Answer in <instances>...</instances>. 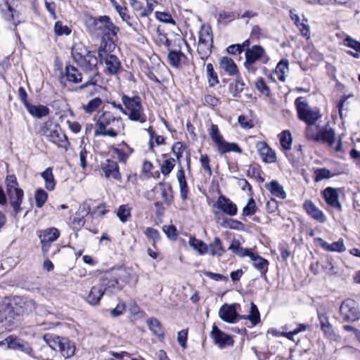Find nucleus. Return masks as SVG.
<instances>
[{"instance_id": "6e6552de", "label": "nucleus", "mask_w": 360, "mask_h": 360, "mask_svg": "<svg viewBox=\"0 0 360 360\" xmlns=\"http://www.w3.org/2000/svg\"><path fill=\"white\" fill-rule=\"evenodd\" d=\"M209 134L217 147L219 153L222 155L226 153L235 152L241 153L242 150L238 144L235 143H229L224 141L223 136L221 135L217 125L211 124L209 129Z\"/></svg>"}, {"instance_id": "6e6d98bb", "label": "nucleus", "mask_w": 360, "mask_h": 360, "mask_svg": "<svg viewBox=\"0 0 360 360\" xmlns=\"http://www.w3.org/2000/svg\"><path fill=\"white\" fill-rule=\"evenodd\" d=\"M174 165L175 160L174 158L165 160L160 167L162 174L164 175H168L173 169Z\"/></svg>"}, {"instance_id": "3c124183", "label": "nucleus", "mask_w": 360, "mask_h": 360, "mask_svg": "<svg viewBox=\"0 0 360 360\" xmlns=\"http://www.w3.org/2000/svg\"><path fill=\"white\" fill-rule=\"evenodd\" d=\"M34 198L37 207H41L47 200L48 194L44 190L39 188L37 190Z\"/></svg>"}, {"instance_id": "4468645a", "label": "nucleus", "mask_w": 360, "mask_h": 360, "mask_svg": "<svg viewBox=\"0 0 360 360\" xmlns=\"http://www.w3.org/2000/svg\"><path fill=\"white\" fill-rule=\"evenodd\" d=\"M0 10L4 18L13 25L17 26L20 22L18 11L12 7L8 0H0Z\"/></svg>"}, {"instance_id": "39448f33", "label": "nucleus", "mask_w": 360, "mask_h": 360, "mask_svg": "<svg viewBox=\"0 0 360 360\" xmlns=\"http://www.w3.org/2000/svg\"><path fill=\"white\" fill-rule=\"evenodd\" d=\"M245 57L244 67L248 72L251 74H255L257 71V68L255 66L256 62L261 60L266 64L269 60L264 49L259 45H254L251 48H248L245 51Z\"/></svg>"}, {"instance_id": "a878e982", "label": "nucleus", "mask_w": 360, "mask_h": 360, "mask_svg": "<svg viewBox=\"0 0 360 360\" xmlns=\"http://www.w3.org/2000/svg\"><path fill=\"white\" fill-rule=\"evenodd\" d=\"M219 67L226 72L229 75L234 76L238 73L236 64L229 57L224 56L219 60Z\"/></svg>"}, {"instance_id": "f704fd0d", "label": "nucleus", "mask_w": 360, "mask_h": 360, "mask_svg": "<svg viewBox=\"0 0 360 360\" xmlns=\"http://www.w3.org/2000/svg\"><path fill=\"white\" fill-rule=\"evenodd\" d=\"M60 353L65 358H69L75 354V347L68 339L63 338L60 343Z\"/></svg>"}, {"instance_id": "09e8293b", "label": "nucleus", "mask_w": 360, "mask_h": 360, "mask_svg": "<svg viewBox=\"0 0 360 360\" xmlns=\"http://www.w3.org/2000/svg\"><path fill=\"white\" fill-rule=\"evenodd\" d=\"M252 325L255 326L260 321V314L257 307L253 303L250 304V309L247 318Z\"/></svg>"}, {"instance_id": "f8f14e48", "label": "nucleus", "mask_w": 360, "mask_h": 360, "mask_svg": "<svg viewBox=\"0 0 360 360\" xmlns=\"http://www.w3.org/2000/svg\"><path fill=\"white\" fill-rule=\"evenodd\" d=\"M89 22L95 27L96 30H101L105 34L115 35L119 29L110 21L107 15L101 16L99 18H91Z\"/></svg>"}, {"instance_id": "c03bdc74", "label": "nucleus", "mask_w": 360, "mask_h": 360, "mask_svg": "<svg viewBox=\"0 0 360 360\" xmlns=\"http://www.w3.org/2000/svg\"><path fill=\"white\" fill-rule=\"evenodd\" d=\"M89 211L84 207L79 208V211L74 216L72 224L75 228H80L84 225V215L88 214Z\"/></svg>"}, {"instance_id": "e2e57ef3", "label": "nucleus", "mask_w": 360, "mask_h": 360, "mask_svg": "<svg viewBox=\"0 0 360 360\" xmlns=\"http://www.w3.org/2000/svg\"><path fill=\"white\" fill-rule=\"evenodd\" d=\"M255 86L259 92L266 96H269L270 93L269 88L267 86L264 80L262 78H259V79H257L255 84Z\"/></svg>"}, {"instance_id": "79ce46f5", "label": "nucleus", "mask_w": 360, "mask_h": 360, "mask_svg": "<svg viewBox=\"0 0 360 360\" xmlns=\"http://www.w3.org/2000/svg\"><path fill=\"white\" fill-rule=\"evenodd\" d=\"M129 5L131 7L134 13L136 14L137 18H143L148 17L150 15H143L146 6L144 7L143 4L138 0H129Z\"/></svg>"}, {"instance_id": "5fc2aeb1", "label": "nucleus", "mask_w": 360, "mask_h": 360, "mask_svg": "<svg viewBox=\"0 0 360 360\" xmlns=\"http://www.w3.org/2000/svg\"><path fill=\"white\" fill-rule=\"evenodd\" d=\"M298 29L302 36L309 39L310 37V27L308 24V20L302 15V22L299 24Z\"/></svg>"}, {"instance_id": "37998d69", "label": "nucleus", "mask_w": 360, "mask_h": 360, "mask_svg": "<svg viewBox=\"0 0 360 360\" xmlns=\"http://www.w3.org/2000/svg\"><path fill=\"white\" fill-rule=\"evenodd\" d=\"M206 75L210 86H214L219 84V81L217 73L214 71L213 65L211 63L206 65Z\"/></svg>"}, {"instance_id": "49530a36", "label": "nucleus", "mask_w": 360, "mask_h": 360, "mask_svg": "<svg viewBox=\"0 0 360 360\" xmlns=\"http://www.w3.org/2000/svg\"><path fill=\"white\" fill-rule=\"evenodd\" d=\"M280 143L284 150H289L291 148L292 138L289 131H283L280 135Z\"/></svg>"}, {"instance_id": "4be33fe9", "label": "nucleus", "mask_w": 360, "mask_h": 360, "mask_svg": "<svg viewBox=\"0 0 360 360\" xmlns=\"http://www.w3.org/2000/svg\"><path fill=\"white\" fill-rule=\"evenodd\" d=\"M318 316L321 324V329L325 336L331 340H335L336 339V334L329 322L328 315L324 312L318 311Z\"/></svg>"}, {"instance_id": "4d7b16f0", "label": "nucleus", "mask_w": 360, "mask_h": 360, "mask_svg": "<svg viewBox=\"0 0 360 360\" xmlns=\"http://www.w3.org/2000/svg\"><path fill=\"white\" fill-rule=\"evenodd\" d=\"M54 32L58 36L68 35L71 30L67 25H63L60 21H57L54 25Z\"/></svg>"}, {"instance_id": "de8ad7c7", "label": "nucleus", "mask_w": 360, "mask_h": 360, "mask_svg": "<svg viewBox=\"0 0 360 360\" xmlns=\"http://www.w3.org/2000/svg\"><path fill=\"white\" fill-rule=\"evenodd\" d=\"M103 101L100 98H95L90 100L87 104L82 105V109L86 113L91 114L102 105Z\"/></svg>"}, {"instance_id": "338daca9", "label": "nucleus", "mask_w": 360, "mask_h": 360, "mask_svg": "<svg viewBox=\"0 0 360 360\" xmlns=\"http://www.w3.org/2000/svg\"><path fill=\"white\" fill-rule=\"evenodd\" d=\"M238 122L241 127L244 129H251L254 127L252 121L245 115H240Z\"/></svg>"}, {"instance_id": "69168bd1", "label": "nucleus", "mask_w": 360, "mask_h": 360, "mask_svg": "<svg viewBox=\"0 0 360 360\" xmlns=\"http://www.w3.org/2000/svg\"><path fill=\"white\" fill-rule=\"evenodd\" d=\"M163 231L167 236V237L172 240H175L176 238V229L173 225H165L162 227Z\"/></svg>"}, {"instance_id": "603ef678", "label": "nucleus", "mask_w": 360, "mask_h": 360, "mask_svg": "<svg viewBox=\"0 0 360 360\" xmlns=\"http://www.w3.org/2000/svg\"><path fill=\"white\" fill-rule=\"evenodd\" d=\"M117 216L122 222H126L131 216V209L127 205H121L117 212Z\"/></svg>"}, {"instance_id": "c85d7f7f", "label": "nucleus", "mask_w": 360, "mask_h": 360, "mask_svg": "<svg viewBox=\"0 0 360 360\" xmlns=\"http://www.w3.org/2000/svg\"><path fill=\"white\" fill-rule=\"evenodd\" d=\"M265 186L270 193L276 198L285 199L287 196L283 186L277 181H271L269 184H266Z\"/></svg>"}, {"instance_id": "2f4dec72", "label": "nucleus", "mask_w": 360, "mask_h": 360, "mask_svg": "<svg viewBox=\"0 0 360 360\" xmlns=\"http://www.w3.org/2000/svg\"><path fill=\"white\" fill-rule=\"evenodd\" d=\"M25 108L30 115L37 118L45 117L49 113V109L41 105H34L30 103L25 107Z\"/></svg>"}, {"instance_id": "b1692460", "label": "nucleus", "mask_w": 360, "mask_h": 360, "mask_svg": "<svg viewBox=\"0 0 360 360\" xmlns=\"http://www.w3.org/2000/svg\"><path fill=\"white\" fill-rule=\"evenodd\" d=\"M10 349L19 350L29 355H32L33 352L28 342L13 335H12V340H10Z\"/></svg>"}, {"instance_id": "8fccbe9b", "label": "nucleus", "mask_w": 360, "mask_h": 360, "mask_svg": "<svg viewBox=\"0 0 360 360\" xmlns=\"http://www.w3.org/2000/svg\"><path fill=\"white\" fill-rule=\"evenodd\" d=\"M56 126L57 124H55L51 121L44 122L40 126L39 134L49 138Z\"/></svg>"}, {"instance_id": "052dcab7", "label": "nucleus", "mask_w": 360, "mask_h": 360, "mask_svg": "<svg viewBox=\"0 0 360 360\" xmlns=\"http://www.w3.org/2000/svg\"><path fill=\"white\" fill-rule=\"evenodd\" d=\"M127 148L129 150V153H127L124 152L122 149L120 148H115L113 150L115 154L117 156V158L120 162H126L127 160L128 159L129 155L133 152V150L127 146Z\"/></svg>"}, {"instance_id": "a211bd4d", "label": "nucleus", "mask_w": 360, "mask_h": 360, "mask_svg": "<svg viewBox=\"0 0 360 360\" xmlns=\"http://www.w3.org/2000/svg\"><path fill=\"white\" fill-rule=\"evenodd\" d=\"M323 196L329 207L342 210V205L339 201V194L337 188L333 187H327L323 191Z\"/></svg>"}, {"instance_id": "7ed1b4c3", "label": "nucleus", "mask_w": 360, "mask_h": 360, "mask_svg": "<svg viewBox=\"0 0 360 360\" xmlns=\"http://www.w3.org/2000/svg\"><path fill=\"white\" fill-rule=\"evenodd\" d=\"M75 62L85 72H94L97 69L98 58L94 52L88 51L82 44H75L72 49Z\"/></svg>"}, {"instance_id": "f03ea898", "label": "nucleus", "mask_w": 360, "mask_h": 360, "mask_svg": "<svg viewBox=\"0 0 360 360\" xmlns=\"http://www.w3.org/2000/svg\"><path fill=\"white\" fill-rule=\"evenodd\" d=\"M96 136H103L111 138L117 137L124 130L122 118L115 116L110 111H103L96 119Z\"/></svg>"}, {"instance_id": "864d4df0", "label": "nucleus", "mask_w": 360, "mask_h": 360, "mask_svg": "<svg viewBox=\"0 0 360 360\" xmlns=\"http://www.w3.org/2000/svg\"><path fill=\"white\" fill-rule=\"evenodd\" d=\"M257 211V206L255 200L250 198L246 205L243 209V214L244 216H252Z\"/></svg>"}, {"instance_id": "58836bf2", "label": "nucleus", "mask_w": 360, "mask_h": 360, "mask_svg": "<svg viewBox=\"0 0 360 360\" xmlns=\"http://www.w3.org/2000/svg\"><path fill=\"white\" fill-rule=\"evenodd\" d=\"M159 186L161 188V195L165 202L167 205L172 203L173 200L172 186L169 184L159 183Z\"/></svg>"}, {"instance_id": "f257e3e1", "label": "nucleus", "mask_w": 360, "mask_h": 360, "mask_svg": "<svg viewBox=\"0 0 360 360\" xmlns=\"http://www.w3.org/2000/svg\"><path fill=\"white\" fill-rule=\"evenodd\" d=\"M125 273L124 269H120L103 275L100 278L98 283L91 288L86 297V302L91 306H96L99 304L105 293L112 295L120 292L122 286L119 281L123 280Z\"/></svg>"}, {"instance_id": "ddd939ff", "label": "nucleus", "mask_w": 360, "mask_h": 360, "mask_svg": "<svg viewBox=\"0 0 360 360\" xmlns=\"http://www.w3.org/2000/svg\"><path fill=\"white\" fill-rule=\"evenodd\" d=\"M36 308L33 300L26 299L20 297L15 298L13 311L17 315H23L33 311Z\"/></svg>"}, {"instance_id": "c9c22d12", "label": "nucleus", "mask_w": 360, "mask_h": 360, "mask_svg": "<svg viewBox=\"0 0 360 360\" xmlns=\"http://www.w3.org/2000/svg\"><path fill=\"white\" fill-rule=\"evenodd\" d=\"M147 324L152 333L160 338H164V331L161 326L160 322L155 318L147 320Z\"/></svg>"}, {"instance_id": "a19ab883", "label": "nucleus", "mask_w": 360, "mask_h": 360, "mask_svg": "<svg viewBox=\"0 0 360 360\" xmlns=\"http://www.w3.org/2000/svg\"><path fill=\"white\" fill-rule=\"evenodd\" d=\"M188 245L201 255L207 252V245L204 242L196 239L195 237L190 238Z\"/></svg>"}, {"instance_id": "774afa93", "label": "nucleus", "mask_w": 360, "mask_h": 360, "mask_svg": "<svg viewBox=\"0 0 360 360\" xmlns=\"http://www.w3.org/2000/svg\"><path fill=\"white\" fill-rule=\"evenodd\" d=\"M200 162L202 167L208 173L210 176H211L212 172L210 166L209 157L207 155H202L200 158Z\"/></svg>"}, {"instance_id": "4c0bfd02", "label": "nucleus", "mask_w": 360, "mask_h": 360, "mask_svg": "<svg viewBox=\"0 0 360 360\" xmlns=\"http://www.w3.org/2000/svg\"><path fill=\"white\" fill-rule=\"evenodd\" d=\"M251 260L253 262V266L258 270L265 274L267 271L268 261L261 256L255 254L251 255Z\"/></svg>"}, {"instance_id": "ea45409f", "label": "nucleus", "mask_w": 360, "mask_h": 360, "mask_svg": "<svg viewBox=\"0 0 360 360\" xmlns=\"http://www.w3.org/2000/svg\"><path fill=\"white\" fill-rule=\"evenodd\" d=\"M288 70V60L280 61L275 69L274 76L281 82H284L285 79V72Z\"/></svg>"}, {"instance_id": "680f3d73", "label": "nucleus", "mask_w": 360, "mask_h": 360, "mask_svg": "<svg viewBox=\"0 0 360 360\" xmlns=\"http://www.w3.org/2000/svg\"><path fill=\"white\" fill-rule=\"evenodd\" d=\"M238 18H239L238 13L229 11H222L219 14V19L220 20H226L230 22Z\"/></svg>"}, {"instance_id": "473e14b6", "label": "nucleus", "mask_w": 360, "mask_h": 360, "mask_svg": "<svg viewBox=\"0 0 360 360\" xmlns=\"http://www.w3.org/2000/svg\"><path fill=\"white\" fill-rule=\"evenodd\" d=\"M41 177L44 180L45 187L49 191H53L56 186V181L51 167L46 168L41 174Z\"/></svg>"}, {"instance_id": "a18cd8bd", "label": "nucleus", "mask_w": 360, "mask_h": 360, "mask_svg": "<svg viewBox=\"0 0 360 360\" xmlns=\"http://www.w3.org/2000/svg\"><path fill=\"white\" fill-rule=\"evenodd\" d=\"M184 56V54L181 51H169L167 58L169 63L174 68L179 67L181 64V58Z\"/></svg>"}, {"instance_id": "6ab92c4d", "label": "nucleus", "mask_w": 360, "mask_h": 360, "mask_svg": "<svg viewBox=\"0 0 360 360\" xmlns=\"http://www.w3.org/2000/svg\"><path fill=\"white\" fill-rule=\"evenodd\" d=\"M258 153L262 160L266 163H273L276 161V154L264 141H259L256 145Z\"/></svg>"}, {"instance_id": "7c9ffc66", "label": "nucleus", "mask_w": 360, "mask_h": 360, "mask_svg": "<svg viewBox=\"0 0 360 360\" xmlns=\"http://www.w3.org/2000/svg\"><path fill=\"white\" fill-rule=\"evenodd\" d=\"M65 77L68 81L75 84L79 83L82 80V73L72 65L65 67Z\"/></svg>"}, {"instance_id": "13d9d810", "label": "nucleus", "mask_w": 360, "mask_h": 360, "mask_svg": "<svg viewBox=\"0 0 360 360\" xmlns=\"http://www.w3.org/2000/svg\"><path fill=\"white\" fill-rule=\"evenodd\" d=\"M314 174V181L316 182L321 181L325 179H329L331 176L330 171L326 168L318 169L315 171Z\"/></svg>"}, {"instance_id": "20e7f679", "label": "nucleus", "mask_w": 360, "mask_h": 360, "mask_svg": "<svg viewBox=\"0 0 360 360\" xmlns=\"http://www.w3.org/2000/svg\"><path fill=\"white\" fill-rule=\"evenodd\" d=\"M122 102L124 105V115L130 121L137 122L141 124L146 122L147 116L144 112L139 96L129 97L127 95H123L122 96Z\"/></svg>"}, {"instance_id": "9b49d317", "label": "nucleus", "mask_w": 360, "mask_h": 360, "mask_svg": "<svg viewBox=\"0 0 360 360\" xmlns=\"http://www.w3.org/2000/svg\"><path fill=\"white\" fill-rule=\"evenodd\" d=\"M60 236V231L55 227H50L41 230L39 238L41 244V250L44 254L49 252L52 243L56 241Z\"/></svg>"}, {"instance_id": "e433bc0d", "label": "nucleus", "mask_w": 360, "mask_h": 360, "mask_svg": "<svg viewBox=\"0 0 360 360\" xmlns=\"http://www.w3.org/2000/svg\"><path fill=\"white\" fill-rule=\"evenodd\" d=\"M207 252L212 255L221 256L223 255L224 249L219 237H215L214 240L210 243L209 246H207Z\"/></svg>"}, {"instance_id": "c756f323", "label": "nucleus", "mask_w": 360, "mask_h": 360, "mask_svg": "<svg viewBox=\"0 0 360 360\" xmlns=\"http://www.w3.org/2000/svg\"><path fill=\"white\" fill-rule=\"evenodd\" d=\"M317 240L321 242V246L327 251L343 252L346 250L344 240L342 238L331 244L324 241L322 238H317Z\"/></svg>"}, {"instance_id": "393cba45", "label": "nucleus", "mask_w": 360, "mask_h": 360, "mask_svg": "<svg viewBox=\"0 0 360 360\" xmlns=\"http://www.w3.org/2000/svg\"><path fill=\"white\" fill-rule=\"evenodd\" d=\"M315 141H323L328 143L330 146H333L335 143V132L330 127H325L318 132Z\"/></svg>"}, {"instance_id": "72a5a7b5", "label": "nucleus", "mask_w": 360, "mask_h": 360, "mask_svg": "<svg viewBox=\"0 0 360 360\" xmlns=\"http://www.w3.org/2000/svg\"><path fill=\"white\" fill-rule=\"evenodd\" d=\"M343 44L356 51H348L349 55L352 56L355 58H359L360 53V41L352 39L351 37H347L343 41Z\"/></svg>"}, {"instance_id": "aec40b11", "label": "nucleus", "mask_w": 360, "mask_h": 360, "mask_svg": "<svg viewBox=\"0 0 360 360\" xmlns=\"http://www.w3.org/2000/svg\"><path fill=\"white\" fill-rule=\"evenodd\" d=\"M101 169L107 179L112 178L115 180L121 179L117 163L113 160H106L101 165Z\"/></svg>"}, {"instance_id": "bf43d9fd", "label": "nucleus", "mask_w": 360, "mask_h": 360, "mask_svg": "<svg viewBox=\"0 0 360 360\" xmlns=\"http://www.w3.org/2000/svg\"><path fill=\"white\" fill-rule=\"evenodd\" d=\"M155 14L156 18L160 22L169 24L175 23L172 15L168 13L156 11Z\"/></svg>"}, {"instance_id": "f3484780", "label": "nucleus", "mask_w": 360, "mask_h": 360, "mask_svg": "<svg viewBox=\"0 0 360 360\" xmlns=\"http://www.w3.org/2000/svg\"><path fill=\"white\" fill-rule=\"evenodd\" d=\"M237 304H223L219 310V316L224 321L233 323L236 321L238 314L236 311Z\"/></svg>"}, {"instance_id": "cd10ccee", "label": "nucleus", "mask_w": 360, "mask_h": 360, "mask_svg": "<svg viewBox=\"0 0 360 360\" xmlns=\"http://www.w3.org/2000/svg\"><path fill=\"white\" fill-rule=\"evenodd\" d=\"M176 178L180 188V196L182 200H185L188 198V188L186 180L185 172L181 166L176 172Z\"/></svg>"}, {"instance_id": "2eb2a0df", "label": "nucleus", "mask_w": 360, "mask_h": 360, "mask_svg": "<svg viewBox=\"0 0 360 360\" xmlns=\"http://www.w3.org/2000/svg\"><path fill=\"white\" fill-rule=\"evenodd\" d=\"M216 206L221 210L224 214L233 217L238 212L237 205L232 202L229 198L221 194L217 200Z\"/></svg>"}, {"instance_id": "0e129e2a", "label": "nucleus", "mask_w": 360, "mask_h": 360, "mask_svg": "<svg viewBox=\"0 0 360 360\" xmlns=\"http://www.w3.org/2000/svg\"><path fill=\"white\" fill-rule=\"evenodd\" d=\"M219 98L211 94L205 95L203 99V103L212 108L217 106L219 104Z\"/></svg>"}, {"instance_id": "9d476101", "label": "nucleus", "mask_w": 360, "mask_h": 360, "mask_svg": "<svg viewBox=\"0 0 360 360\" xmlns=\"http://www.w3.org/2000/svg\"><path fill=\"white\" fill-rule=\"evenodd\" d=\"M340 311L341 316L347 321H356L360 319V311L358 304L352 299L342 302Z\"/></svg>"}, {"instance_id": "0eeeda50", "label": "nucleus", "mask_w": 360, "mask_h": 360, "mask_svg": "<svg viewBox=\"0 0 360 360\" xmlns=\"http://www.w3.org/2000/svg\"><path fill=\"white\" fill-rule=\"evenodd\" d=\"M295 105L298 118L307 124H315L316 122L321 117L319 110L312 108L302 96L295 99Z\"/></svg>"}, {"instance_id": "dca6fc26", "label": "nucleus", "mask_w": 360, "mask_h": 360, "mask_svg": "<svg viewBox=\"0 0 360 360\" xmlns=\"http://www.w3.org/2000/svg\"><path fill=\"white\" fill-rule=\"evenodd\" d=\"M211 337L214 343L220 348L231 346L233 344V340L231 336L220 330L215 325L212 326Z\"/></svg>"}, {"instance_id": "bb28decb", "label": "nucleus", "mask_w": 360, "mask_h": 360, "mask_svg": "<svg viewBox=\"0 0 360 360\" xmlns=\"http://www.w3.org/2000/svg\"><path fill=\"white\" fill-rule=\"evenodd\" d=\"M105 63L107 72L110 75L118 73L121 63L119 58L115 55H110L103 60Z\"/></svg>"}, {"instance_id": "423d86ee", "label": "nucleus", "mask_w": 360, "mask_h": 360, "mask_svg": "<svg viewBox=\"0 0 360 360\" xmlns=\"http://www.w3.org/2000/svg\"><path fill=\"white\" fill-rule=\"evenodd\" d=\"M5 182L11 206L17 214L22 210L20 206L23 199V191L18 187L16 177L14 175L7 176Z\"/></svg>"}, {"instance_id": "1a4fd4ad", "label": "nucleus", "mask_w": 360, "mask_h": 360, "mask_svg": "<svg viewBox=\"0 0 360 360\" xmlns=\"http://www.w3.org/2000/svg\"><path fill=\"white\" fill-rule=\"evenodd\" d=\"M212 29L209 26H202L199 31L198 53L202 60H206L212 52Z\"/></svg>"}, {"instance_id": "5701e85b", "label": "nucleus", "mask_w": 360, "mask_h": 360, "mask_svg": "<svg viewBox=\"0 0 360 360\" xmlns=\"http://www.w3.org/2000/svg\"><path fill=\"white\" fill-rule=\"evenodd\" d=\"M48 139L60 148L66 149L69 145L68 137L58 125L52 131V133L49 135Z\"/></svg>"}, {"instance_id": "412c9836", "label": "nucleus", "mask_w": 360, "mask_h": 360, "mask_svg": "<svg viewBox=\"0 0 360 360\" xmlns=\"http://www.w3.org/2000/svg\"><path fill=\"white\" fill-rule=\"evenodd\" d=\"M303 207L307 214L314 219L320 223H324L326 221V215L311 200H306L303 204Z\"/></svg>"}]
</instances>
